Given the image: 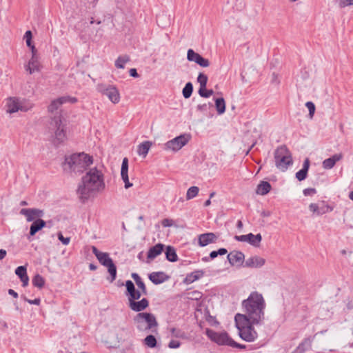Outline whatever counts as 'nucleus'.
<instances>
[{"label": "nucleus", "instance_id": "b1692460", "mask_svg": "<svg viewBox=\"0 0 353 353\" xmlns=\"http://www.w3.org/2000/svg\"><path fill=\"white\" fill-rule=\"evenodd\" d=\"M165 245L162 243H158L151 247L147 254V258L149 260H153L157 256L160 255L163 251Z\"/></svg>", "mask_w": 353, "mask_h": 353}, {"label": "nucleus", "instance_id": "0eeeda50", "mask_svg": "<svg viewBox=\"0 0 353 353\" xmlns=\"http://www.w3.org/2000/svg\"><path fill=\"white\" fill-rule=\"evenodd\" d=\"M97 90L103 95H105L114 104L120 101V94L117 88L111 85L99 84Z\"/></svg>", "mask_w": 353, "mask_h": 353}, {"label": "nucleus", "instance_id": "79ce46f5", "mask_svg": "<svg viewBox=\"0 0 353 353\" xmlns=\"http://www.w3.org/2000/svg\"><path fill=\"white\" fill-rule=\"evenodd\" d=\"M62 102L60 100V97L52 101L50 105L48 106V111L50 112H54V111L57 110L62 105Z\"/></svg>", "mask_w": 353, "mask_h": 353}, {"label": "nucleus", "instance_id": "4d7b16f0", "mask_svg": "<svg viewBox=\"0 0 353 353\" xmlns=\"http://www.w3.org/2000/svg\"><path fill=\"white\" fill-rule=\"evenodd\" d=\"M174 221L170 219H164L161 221V224L163 227H171L174 225Z\"/></svg>", "mask_w": 353, "mask_h": 353}, {"label": "nucleus", "instance_id": "de8ad7c7", "mask_svg": "<svg viewBox=\"0 0 353 353\" xmlns=\"http://www.w3.org/2000/svg\"><path fill=\"white\" fill-rule=\"evenodd\" d=\"M15 274L20 278L25 276L27 275V270L25 266H19L15 270Z\"/></svg>", "mask_w": 353, "mask_h": 353}, {"label": "nucleus", "instance_id": "f3484780", "mask_svg": "<svg viewBox=\"0 0 353 353\" xmlns=\"http://www.w3.org/2000/svg\"><path fill=\"white\" fill-rule=\"evenodd\" d=\"M235 324L239 331L242 330L243 328L249 326L251 324H253L250 317L245 314H236L234 317Z\"/></svg>", "mask_w": 353, "mask_h": 353}, {"label": "nucleus", "instance_id": "5fc2aeb1", "mask_svg": "<svg viewBox=\"0 0 353 353\" xmlns=\"http://www.w3.org/2000/svg\"><path fill=\"white\" fill-rule=\"evenodd\" d=\"M58 239L63 245H68L70 241V238L64 237L61 232L57 234Z\"/></svg>", "mask_w": 353, "mask_h": 353}, {"label": "nucleus", "instance_id": "4c0bfd02", "mask_svg": "<svg viewBox=\"0 0 353 353\" xmlns=\"http://www.w3.org/2000/svg\"><path fill=\"white\" fill-rule=\"evenodd\" d=\"M130 59L128 55L119 56L115 61V66L117 68H124L125 63L130 61Z\"/></svg>", "mask_w": 353, "mask_h": 353}, {"label": "nucleus", "instance_id": "58836bf2", "mask_svg": "<svg viewBox=\"0 0 353 353\" xmlns=\"http://www.w3.org/2000/svg\"><path fill=\"white\" fill-rule=\"evenodd\" d=\"M106 268H108V271L110 275V278H108V279L110 283H112L117 277V267L112 262L111 264L106 266Z\"/></svg>", "mask_w": 353, "mask_h": 353}, {"label": "nucleus", "instance_id": "37998d69", "mask_svg": "<svg viewBox=\"0 0 353 353\" xmlns=\"http://www.w3.org/2000/svg\"><path fill=\"white\" fill-rule=\"evenodd\" d=\"M208 77L207 75L204 74L203 73H199L198 77H197V81L200 85L199 88H206L207 83H208Z\"/></svg>", "mask_w": 353, "mask_h": 353}, {"label": "nucleus", "instance_id": "a211bd4d", "mask_svg": "<svg viewBox=\"0 0 353 353\" xmlns=\"http://www.w3.org/2000/svg\"><path fill=\"white\" fill-rule=\"evenodd\" d=\"M217 236L212 232L201 234L198 237V243L201 247H205L210 243H215Z\"/></svg>", "mask_w": 353, "mask_h": 353}, {"label": "nucleus", "instance_id": "e433bc0d", "mask_svg": "<svg viewBox=\"0 0 353 353\" xmlns=\"http://www.w3.org/2000/svg\"><path fill=\"white\" fill-rule=\"evenodd\" d=\"M143 343L150 348H154L157 346V341L154 336L150 334L144 339Z\"/></svg>", "mask_w": 353, "mask_h": 353}, {"label": "nucleus", "instance_id": "3c124183", "mask_svg": "<svg viewBox=\"0 0 353 353\" xmlns=\"http://www.w3.org/2000/svg\"><path fill=\"white\" fill-rule=\"evenodd\" d=\"M305 106L309 110V116L312 119L315 112V105L312 101H307L305 103Z\"/></svg>", "mask_w": 353, "mask_h": 353}, {"label": "nucleus", "instance_id": "a18cd8bd", "mask_svg": "<svg viewBox=\"0 0 353 353\" xmlns=\"http://www.w3.org/2000/svg\"><path fill=\"white\" fill-rule=\"evenodd\" d=\"M227 253H228V250L225 248H219L216 251H212L210 253V259H214L218 255H224Z\"/></svg>", "mask_w": 353, "mask_h": 353}, {"label": "nucleus", "instance_id": "7ed1b4c3", "mask_svg": "<svg viewBox=\"0 0 353 353\" xmlns=\"http://www.w3.org/2000/svg\"><path fill=\"white\" fill-rule=\"evenodd\" d=\"M93 163L92 157L84 153H74L65 157L63 169L65 172L81 174Z\"/></svg>", "mask_w": 353, "mask_h": 353}, {"label": "nucleus", "instance_id": "f704fd0d", "mask_svg": "<svg viewBox=\"0 0 353 353\" xmlns=\"http://www.w3.org/2000/svg\"><path fill=\"white\" fill-rule=\"evenodd\" d=\"M332 210L333 208L327 204L325 201H322L319 203V216L330 212Z\"/></svg>", "mask_w": 353, "mask_h": 353}, {"label": "nucleus", "instance_id": "bf43d9fd", "mask_svg": "<svg viewBox=\"0 0 353 353\" xmlns=\"http://www.w3.org/2000/svg\"><path fill=\"white\" fill-rule=\"evenodd\" d=\"M316 193V190L315 188H309L303 190V194L305 196H312Z\"/></svg>", "mask_w": 353, "mask_h": 353}, {"label": "nucleus", "instance_id": "f03ea898", "mask_svg": "<svg viewBox=\"0 0 353 353\" xmlns=\"http://www.w3.org/2000/svg\"><path fill=\"white\" fill-rule=\"evenodd\" d=\"M245 314L250 317L253 324H259L264 319L265 303L262 294L257 292H252L246 300L242 302Z\"/></svg>", "mask_w": 353, "mask_h": 353}, {"label": "nucleus", "instance_id": "c9c22d12", "mask_svg": "<svg viewBox=\"0 0 353 353\" xmlns=\"http://www.w3.org/2000/svg\"><path fill=\"white\" fill-rule=\"evenodd\" d=\"M249 235L252 236L250 238V240H248L247 242H248L250 245L254 246V247H259L260 243L262 240V236L261 234H257L256 235L253 234L252 233H250Z\"/></svg>", "mask_w": 353, "mask_h": 353}, {"label": "nucleus", "instance_id": "e2e57ef3", "mask_svg": "<svg viewBox=\"0 0 353 353\" xmlns=\"http://www.w3.org/2000/svg\"><path fill=\"white\" fill-rule=\"evenodd\" d=\"M353 5V0H340L339 6L341 8H344L347 6Z\"/></svg>", "mask_w": 353, "mask_h": 353}, {"label": "nucleus", "instance_id": "aec40b11", "mask_svg": "<svg viewBox=\"0 0 353 353\" xmlns=\"http://www.w3.org/2000/svg\"><path fill=\"white\" fill-rule=\"evenodd\" d=\"M265 263V260L259 256H254L248 258L245 262V267L250 268H259Z\"/></svg>", "mask_w": 353, "mask_h": 353}, {"label": "nucleus", "instance_id": "4be33fe9", "mask_svg": "<svg viewBox=\"0 0 353 353\" xmlns=\"http://www.w3.org/2000/svg\"><path fill=\"white\" fill-rule=\"evenodd\" d=\"M40 63L37 54H32L31 59L29 60L27 65H25V69L30 74H32L36 71L39 70Z\"/></svg>", "mask_w": 353, "mask_h": 353}, {"label": "nucleus", "instance_id": "8fccbe9b", "mask_svg": "<svg viewBox=\"0 0 353 353\" xmlns=\"http://www.w3.org/2000/svg\"><path fill=\"white\" fill-rule=\"evenodd\" d=\"M60 100L61 101L63 104L67 102H69L70 103H75L78 101L76 97H70V96L61 97Z\"/></svg>", "mask_w": 353, "mask_h": 353}, {"label": "nucleus", "instance_id": "c756f323", "mask_svg": "<svg viewBox=\"0 0 353 353\" xmlns=\"http://www.w3.org/2000/svg\"><path fill=\"white\" fill-rule=\"evenodd\" d=\"M116 334H117V341L119 343H120L121 341H125V339L129 337L130 332H129V330L128 328L123 327H119L116 330Z\"/></svg>", "mask_w": 353, "mask_h": 353}, {"label": "nucleus", "instance_id": "1a4fd4ad", "mask_svg": "<svg viewBox=\"0 0 353 353\" xmlns=\"http://www.w3.org/2000/svg\"><path fill=\"white\" fill-rule=\"evenodd\" d=\"M206 335L213 342L219 345H228L232 342V339L226 332H216L212 330L207 329Z\"/></svg>", "mask_w": 353, "mask_h": 353}, {"label": "nucleus", "instance_id": "4468645a", "mask_svg": "<svg viewBox=\"0 0 353 353\" xmlns=\"http://www.w3.org/2000/svg\"><path fill=\"white\" fill-rule=\"evenodd\" d=\"M126 292L125 295L128 298V302L132 300H138L141 296V292L136 290L134 284L130 280H128L125 282Z\"/></svg>", "mask_w": 353, "mask_h": 353}, {"label": "nucleus", "instance_id": "dca6fc26", "mask_svg": "<svg viewBox=\"0 0 353 353\" xmlns=\"http://www.w3.org/2000/svg\"><path fill=\"white\" fill-rule=\"evenodd\" d=\"M245 256L240 251H233L229 253L227 259L232 265H241L243 263Z\"/></svg>", "mask_w": 353, "mask_h": 353}, {"label": "nucleus", "instance_id": "f257e3e1", "mask_svg": "<svg viewBox=\"0 0 353 353\" xmlns=\"http://www.w3.org/2000/svg\"><path fill=\"white\" fill-rule=\"evenodd\" d=\"M105 188L104 176L101 170L94 167L90 168L81 178L77 194L82 203Z\"/></svg>", "mask_w": 353, "mask_h": 353}, {"label": "nucleus", "instance_id": "412c9836", "mask_svg": "<svg viewBox=\"0 0 353 353\" xmlns=\"http://www.w3.org/2000/svg\"><path fill=\"white\" fill-rule=\"evenodd\" d=\"M343 157L342 153L335 154L330 158L325 159L322 163V166L325 170H330L335 165L336 163L341 160Z\"/></svg>", "mask_w": 353, "mask_h": 353}, {"label": "nucleus", "instance_id": "9b49d317", "mask_svg": "<svg viewBox=\"0 0 353 353\" xmlns=\"http://www.w3.org/2000/svg\"><path fill=\"white\" fill-rule=\"evenodd\" d=\"M187 59L189 61H192L201 67L206 68L210 65V61L208 59L203 57L199 53L194 52L192 49H189L187 52Z\"/></svg>", "mask_w": 353, "mask_h": 353}, {"label": "nucleus", "instance_id": "39448f33", "mask_svg": "<svg viewBox=\"0 0 353 353\" xmlns=\"http://www.w3.org/2000/svg\"><path fill=\"white\" fill-rule=\"evenodd\" d=\"M133 321L137 329L141 332L152 330L158 326L157 319L152 313L139 312L134 316Z\"/></svg>", "mask_w": 353, "mask_h": 353}, {"label": "nucleus", "instance_id": "393cba45", "mask_svg": "<svg viewBox=\"0 0 353 353\" xmlns=\"http://www.w3.org/2000/svg\"><path fill=\"white\" fill-rule=\"evenodd\" d=\"M46 225V223L44 220L41 219H36L33 221L30 227V236H34L37 232L43 229Z\"/></svg>", "mask_w": 353, "mask_h": 353}, {"label": "nucleus", "instance_id": "ea45409f", "mask_svg": "<svg viewBox=\"0 0 353 353\" xmlns=\"http://www.w3.org/2000/svg\"><path fill=\"white\" fill-rule=\"evenodd\" d=\"M192 92H193V85L191 82H188L182 90L183 97L185 99L190 98L192 94Z\"/></svg>", "mask_w": 353, "mask_h": 353}, {"label": "nucleus", "instance_id": "a19ab883", "mask_svg": "<svg viewBox=\"0 0 353 353\" xmlns=\"http://www.w3.org/2000/svg\"><path fill=\"white\" fill-rule=\"evenodd\" d=\"M199 188L197 186L190 187L186 193V199L190 200L198 195Z\"/></svg>", "mask_w": 353, "mask_h": 353}, {"label": "nucleus", "instance_id": "5701e85b", "mask_svg": "<svg viewBox=\"0 0 353 353\" xmlns=\"http://www.w3.org/2000/svg\"><path fill=\"white\" fill-rule=\"evenodd\" d=\"M169 276L163 272H156L150 274V280L155 285L161 284L168 279Z\"/></svg>", "mask_w": 353, "mask_h": 353}, {"label": "nucleus", "instance_id": "a878e982", "mask_svg": "<svg viewBox=\"0 0 353 353\" xmlns=\"http://www.w3.org/2000/svg\"><path fill=\"white\" fill-rule=\"evenodd\" d=\"M203 275L204 272L203 270L194 271L186 276L184 282L188 284L192 283L195 281L201 279Z\"/></svg>", "mask_w": 353, "mask_h": 353}, {"label": "nucleus", "instance_id": "6e6552de", "mask_svg": "<svg viewBox=\"0 0 353 353\" xmlns=\"http://www.w3.org/2000/svg\"><path fill=\"white\" fill-rule=\"evenodd\" d=\"M6 106L7 112L10 114L17 112L19 110L27 112L32 108L30 104H26L24 101L15 97L9 98L7 101Z\"/></svg>", "mask_w": 353, "mask_h": 353}, {"label": "nucleus", "instance_id": "2f4dec72", "mask_svg": "<svg viewBox=\"0 0 353 353\" xmlns=\"http://www.w3.org/2000/svg\"><path fill=\"white\" fill-rule=\"evenodd\" d=\"M215 107L219 114H222L225 111V103L223 97L215 99Z\"/></svg>", "mask_w": 353, "mask_h": 353}, {"label": "nucleus", "instance_id": "9d476101", "mask_svg": "<svg viewBox=\"0 0 353 353\" xmlns=\"http://www.w3.org/2000/svg\"><path fill=\"white\" fill-rule=\"evenodd\" d=\"M189 141V138L185 134L178 136L170 141H168L165 144V150H170L172 151H178L182 147L187 144Z\"/></svg>", "mask_w": 353, "mask_h": 353}, {"label": "nucleus", "instance_id": "2eb2a0df", "mask_svg": "<svg viewBox=\"0 0 353 353\" xmlns=\"http://www.w3.org/2000/svg\"><path fill=\"white\" fill-rule=\"evenodd\" d=\"M121 179L125 183V188L128 189L129 188L132 186V183L129 181L128 177V159L125 157L123 159L121 169Z\"/></svg>", "mask_w": 353, "mask_h": 353}, {"label": "nucleus", "instance_id": "13d9d810", "mask_svg": "<svg viewBox=\"0 0 353 353\" xmlns=\"http://www.w3.org/2000/svg\"><path fill=\"white\" fill-rule=\"evenodd\" d=\"M181 343L179 341L171 340L168 343V347L171 349H175L179 347Z\"/></svg>", "mask_w": 353, "mask_h": 353}, {"label": "nucleus", "instance_id": "69168bd1", "mask_svg": "<svg viewBox=\"0 0 353 353\" xmlns=\"http://www.w3.org/2000/svg\"><path fill=\"white\" fill-rule=\"evenodd\" d=\"M21 281L22 282V286L26 287L29 283V278L28 274L23 277L20 278Z\"/></svg>", "mask_w": 353, "mask_h": 353}, {"label": "nucleus", "instance_id": "774afa93", "mask_svg": "<svg viewBox=\"0 0 353 353\" xmlns=\"http://www.w3.org/2000/svg\"><path fill=\"white\" fill-rule=\"evenodd\" d=\"M130 72V75L132 77H139V74L137 73V71L135 68H132L129 71Z\"/></svg>", "mask_w": 353, "mask_h": 353}, {"label": "nucleus", "instance_id": "0e129e2a", "mask_svg": "<svg viewBox=\"0 0 353 353\" xmlns=\"http://www.w3.org/2000/svg\"><path fill=\"white\" fill-rule=\"evenodd\" d=\"M196 109L200 112H206L208 110V105L206 103L199 104L197 105Z\"/></svg>", "mask_w": 353, "mask_h": 353}, {"label": "nucleus", "instance_id": "864d4df0", "mask_svg": "<svg viewBox=\"0 0 353 353\" xmlns=\"http://www.w3.org/2000/svg\"><path fill=\"white\" fill-rule=\"evenodd\" d=\"M137 287L139 288V289L140 290V292H141V294H147V289H146V287H145V285L144 283V282L142 281V279H141L140 281H138V282L136 283Z\"/></svg>", "mask_w": 353, "mask_h": 353}, {"label": "nucleus", "instance_id": "6e6d98bb", "mask_svg": "<svg viewBox=\"0 0 353 353\" xmlns=\"http://www.w3.org/2000/svg\"><path fill=\"white\" fill-rule=\"evenodd\" d=\"M252 236L249 235V234H246V235H240V236L236 235V236H234V239L238 241L247 242L248 240H250V238Z\"/></svg>", "mask_w": 353, "mask_h": 353}, {"label": "nucleus", "instance_id": "052dcab7", "mask_svg": "<svg viewBox=\"0 0 353 353\" xmlns=\"http://www.w3.org/2000/svg\"><path fill=\"white\" fill-rule=\"evenodd\" d=\"M23 298L25 301L28 302L30 304H34V305H39L41 303V299L39 298H37L34 300L28 299L26 296H23Z\"/></svg>", "mask_w": 353, "mask_h": 353}, {"label": "nucleus", "instance_id": "20e7f679", "mask_svg": "<svg viewBox=\"0 0 353 353\" xmlns=\"http://www.w3.org/2000/svg\"><path fill=\"white\" fill-rule=\"evenodd\" d=\"M48 129L53 134V143L55 145H59L66 140V126L62 121L61 114L55 115L52 118Z\"/></svg>", "mask_w": 353, "mask_h": 353}, {"label": "nucleus", "instance_id": "603ef678", "mask_svg": "<svg viewBox=\"0 0 353 353\" xmlns=\"http://www.w3.org/2000/svg\"><path fill=\"white\" fill-rule=\"evenodd\" d=\"M309 210L314 214H315L316 216H319V203H310L309 205Z\"/></svg>", "mask_w": 353, "mask_h": 353}, {"label": "nucleus", "instance_id": "cd10ccee", "mask_svg": "<svg viewBox=\"0 0 353 353\" xmlns=\"http://www.w3.org/2000/svg\"><path fill=\"white\" fill-rule=\"evenodd\" d=\"M311 339L309 338L305 339L292 353H304L311 347Z\"/></svg>", "mask_w": 353, "mask_h": 353}, {"label": "nucleus", "instance_id": "423d86ee", "mask_svg": "<svg viewBox=\"0 0 353 353\" xmlns=\"http://www.w3.org/2000/svg\"><path fill=\"white\" fill-rule=\"evenodd\" d=\"M274 160L276 168L283 172L287 170L293 163L292 154L284 145L278 147L274 151Z\"/></svg>", "mask_w": 353, "mask_h": 353}, {"label": "nucleus", "instance_id": "f8f14e48", "mask_svg": "<svg viewBox=\"0 0 353 353\" xmlns=\"http://www.w3.org/2000/svg\"><path fill=\"white\" fill-rule=\"evenodd\" d=\"M20 214L24 215L28 222L41 219L44 214L43 210L37 208H23L21 210Z\"/></svg>", "mask_w": 353, "mask_h": 353}, {"label": "nucleus", "instance_id": "7c9ffc66", "mask_svg": "<svg viewBox=\"0 0 353 353\" xmlns=\"http://www.w3.org/2000/svg\"><path fill=\"white\" fill-rule=\"evenodd\" d=\"M165 254L166 259L170 262H175L178 260L175 249L170 245L166 247Z\"/></svg>", "mask_w": 353, "mask_h": 353}, {"label": "nucleus", "instance_id": "49530a36", "mask_svg": "<svg viewBox=\"0 0 353 353\" xmlns=\"http://www.w3.org/2000/svg\"><path fill=\"white\" fill-rule=\"evenodd\" d=\"M188 299H191V300H200L202 297V294L201 292L197 291V290H194V291H192V292H189L188 294Z\"/></svg>", "mask_w": 353, "mask_h": 353}, {"label": "nucleus", "instance_id": "473e14b6", "mask_svg": "<svg viewBox=\"0 0 353 353\" xmlns=\"http://www.w3.org/2000/svg\"><path fill=\"white\" fill-rule=\"evenodd\" d=\"M97 259L101 265L105 267L113 262L112 259L110 257L109 254L107 252H103L99 256H98Z\"/></svg>", "mask_w": 353, "mask_h": 353}, {"label": "nucleus", "instance_id": "72a5a7b5", "mask_svg": "<svg viewBox=\"0 0 353 353\" xmlns=\"http://www.w3.org/2000/svg\"><path fill=\"white\" fill-rule=\"evenodd\" d=\"M32 283L34 287L41 289L45 285V279L41 275L37 274L32 278Z\"/></svg>", "mask_w": 353, "mask_h": 353}, {"label": "nucleus", "instance_id": "6ab92c4d", "mask_svg": "<svg viewBox=\"0 0 353 353\" xmlns=\"http://www.w3.org/2000/svg\"><path fill=\"white\" fill-rule=\"evenodd\" d=\"M149 305V301L147 299L143 298L141 301H137V300H132L129 301L130 308L137 312H140L144 310Z\"/></svg>", "mask_w": 353, "mask_h": 353}, {"label": "nucleus", "instance_id": "ddd939ff", "mask_svg": "<svg viewBox=\"0 0 353 353\" xmlns=\"http://www.w3.org/2000/svg\"><path fill=\"white\" fill-rule=\"evenodd\" d=\"M252 325L251 324L239 331L240 337L247 342H252L258 337V334L252 327Z\"/></svg>", "mask_w": 353, "mask_h": 353}, {"label": "nucleus", "instance_id": "bb28decb", "mask_svg": "<svg viewBox=\"0 0 353 353\" xmlns=\"http://www.w3.org/2000/svg\"><path fill=\"white\" fill-rule=\"evenodd\" d=\"M152 145V142L149 141H143L138 145L137 153L139 155L145 157Z\"/></svg>", "mask_w": 353, "mask_h": 353}, {"label": "nucleus", "instance_id": "c85d7f7f", "mask_svg": "<svg viewBox=\"0 0 353 353\" xmlns=\"http://www.w3.org/2000/svg\"><path fill=\"white\" fill-rule=\"evenodd\" d=\"M271 190V185L269 182L261 181L256 188V193L260 195L267 194Z\"/></svg>", "mask_w": 353, "mask_h": 353}, {"label": "nucleus", "instance_id": "c03bdc74", "mask_svg": "<svg viewBox=\"0 0 353 353\" xmlns=\"http://www.w3.org/2000/svg\"><path fill=\"white\" fill-rule=\"evenodd\" d=\"M198 92L201 97L204 98H208L214 94V91L212 90H207L206 88H199Z\"/></svg>", "mask_w": 353, "mask_h": 353}, {"label": "nucleus", "instance_id": "09e8293b", "mask_svg": "<svg viewBox=\"0 0 353 353\" xmlns=\"http://www.w3.org/2000/svg\"><path fill=\"white\" fill-rule=\"evenodd\" d=\"M307 176V171L305 170V169H301L296 173V178L298 181H301L305 180Z\"/></svg>", "mask_w": 353, "mask_h": 353}, {"label": "nucleus", "instance_id": "338daca9", "mask_svg": "<svg viewBox=\"0 0 353 353\" xmlns=\"http://www.w3.org/2000/svg\"><path fill=\"white\" fill-rule=\"evenodd\" d=\"M310 168V160L308 158H306L303 162L302 169H305V170L308 172Z\"/></svg>", "mask_w": 353, "mask_h": 353}, {"label": "nucleus", "instance_id": "680f3d73", "mask_svg": "<svg viewBox=\"0 0 353 353\" xmlns=\"http://www.w3.org/2000/svg\"><path fill=\"white\" fill-rule=\"evenodd\" d=\"M229 346L232 347H236V348L241 349V350L245 348V345L238 343L232 339V342L230 343H229Z\"/></svg>", "mask_w": 353, "mask_h": 353}]
</instances>
